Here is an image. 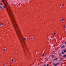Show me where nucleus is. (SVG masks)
I'll use <instances>...</instances> for the list:
<instances>
[{
  "label": "nucleus",
  "instance_id": "obj_1",
  "mask_svg": "<svg viewBox=\"0 0 66 66\" xmlns=\"http://www.w3.org/2000/svg\"><path fill=\"white\" fill-rule=\"evenodd\" d=\"M12 24L18 37L20 40L22 44V47L24 48V46H23V43L24 45L25 46H26V44H25L24 40H26L27 38H23V37L22 36L21 31L20 30V29H19V28L18 27L17 24L16 22H15V23ZM21 39L23 40V42L21 40Z\"/></svg>",
  "mask_w": 66,
  "mask_h": 66
},
{
  "label": "nucleus",
  "instance_id": "obj_2",
  "mask_svg": "<svg viewBox=\"0 0 66 66\" xmlns=\"http://www.w3.org/2000/svg\"><path fill=\"white\" fill-rule=\"evenodd\" d=\"M6 4H7V6L6 5L4 6L3 7V9L5 8H6L8 14L10 18L12 23L13 24L14 23L16 22V19L15 18L13 13L11 9L10 8V5L7 2H6Z\"/></svg>",
  "mask_w": 66,
  "mask_h": 66
},
{
  "label": "nucleus",
  "instance_id": "obj_3",
  "mask_svg": "<svg viewBox=\"0 0 66 66\" xmlns=\"http://www.w3.org/2000/svg\"><path fill=\"white\" fill-rule=\"evenodd\" d=\"M53 65L54 66H57L56 65V63L55 64V63H54L53 64Z\"/></svg>",
  "mask_w": 66,
  "mask_h": 66
},
{
  "label": "nucleus",
  "instance_id": "obj_4",
  "mask_svg": "<svg viewBox=\"0 0 66 66\" xmlns=\"http://www.w3.org/2000/svg\"><path fill=\"white\" fill-rule=\"evenodd\" d=\"M11 61H12V63H13V62H14V59H11Z\"/></svg>",
  "mask_w": 66,
  "mask_h": 66
},
{
  "label": "nucleus",
  "instance_id": "obj_5",
  "mask_svg": "<svg viewBox=\"0 0 66 66\" xmlns=\"http://www.w3.org/2000/svg\"><path fill=\"white\" fill-rule=\"evenodd\" d=\"M65 47V45H63V46L61 47V48L62 49V48H64Z\"/></svg>",
  "mask_w": 66,
  "mask_h": 66
},
{
  "label": "nucleus",
  "instance_id": "obj_6",
  "mask_svg": "<svg viewBox=\"0 0 66 66\" xmlns=\"http://www.w3.org/2000/svg\"><path fill=\"white\" fill-rule=\"evenodd\" d=\"M3 23H1L0 24V26H1L3 25Z\"/></svg>",
  "mask_w": 66,
  "mask_h": 66
},
{
  "label": "nucleus",
  "instance_id": "obj_7",
  "mask_svg": "<svg viewBox=\"0 0 66 66\" xmlns=\"http://www.w3.org/2000/svg\"><path fill=\"white\" fill-rule=\"evenodd\" d=\"M59 64H60L59 63H56V65L57 66V65H58Z\"/></svg>",
  "mask_w": 66,
  "mask_h": 66
},
{
  "label": "nucleus",
  "instance_id": "obj_8",
  "mask_svg": "<svg viewBox=\"0 0 66 66\" xmlns=\"http://www.w3.org/2000/svg\"><path fill=\"white\" fill-rule=\"evenodd\" d=\"M66 50H63V52H64V53L66 52Z\"/></svg>",
  "mask_w": 66,
  "mask_h": 66
},
{
  "label": "nucleus",
  "instance_id": "obj_9",
  "mask_svg": "<svg viewBox=\"0 0 66 66\" xmlns=\"http://www.w3.org/2000/svg\"><path fill=\"white\" fill-rule=\"evenodd\" d=\"M61 20L62 21H64V18H63Z\"/></svg>",
  "mask_w": 66,
  "mask_h": 66
},
{
  "label": "nucleus",
  "instance_id": "obj_10",
  "mask_svg": "<svg viewBox=\"0 0 66 66\" xmlns=\"http://www.w3.org/2000/svg\"><path fill=\"white\" fill-rule=\"evenodd\" d=\"M0 8L1 9H3V8H2V6H0Z\"/></svg>",
  "mask_w": 66,
  "mask_h": 66
},
{
  "label": "nucleus",
  "instance_id": "obj_11",
  "mask_svg": "<svg viewBox=\"0 0 66 66\" xmlns=\"http://www.w3.org/2000/svg\"><path fill=\"white\" fill-rule=\"evenodd\" d=\"M53 34H54V35H55V34H56V33H55V32H54L53 33Z\"/></svg>",
  "mask_w": 66,
  "mask_h": 66
},
{
  "label": "nucleus",
  "instance_id": "obj_12",
  "mask_svg": "<svg viewBox=\"0 0 66 66\" xmlns=\"http://www.w3.org/2000/svg\"><path fill=\"white\" fill-rule=\"evenodd\" d=\"M0 6H1V5H2V3L1 2H0Z\"/></svg>",
  "mask_w": 66,
  "mask_h": 66
},
{
  "label": "nucleus",
  "instance_id": "obj_13",
  "mask_svg": "<svg viewBox=\"0 0 66 66\" xmlns=\"http://www.w3.org/2000/svg\"><path fill=\"white\" fill-rule=\"evenodd\" d=\"M66 55H63V57H66Z\"/></svg>",
  "mask_w": 66,
  "mask_h": 66
},
{
  "label": "nucleus",
  "instance_id": "obj_14",
  "mask_svg": "<svg viewBox=\"0 0 66 66\" xmlns=\"http://www.w3.org/2000/svg\"><path fill=\"white\" fill-rule=\"evenodd\" d=\"M22 2H25L26 1L25 0H22Z\"/></svg>",
  "mask_w": 66,
  "mask_h": 66
},
{
  "label": "nucleus",
  "instance_id": "obj_15",
  "mask_svg": "<svg viewBox=\"0 0 66 66\" xmlns=\"http://www.w3.org/2000/svg\"><path fill=\"white\" fill-rule=\"evenodd\" d=\"M3 51H5V49H4V50H3Z\"/></svg>",
  "mask_w": 66,
  "mask_h": 66
},
{
  "label": "nucleus",
  "instance_id": "obj_16",
  "mask_svg": "<svg viewBox=\"0 0 66 66\" xmlns=\"http://www.w3.org/2000/svg\"><path fill=\"white\" fill-rule=\"evenodd\" d=\"M44 53H43V54L42 55V56H44Z\"/></svg>",
  "mask_w": 66,
  "mask_h": 66
},
{
  "label": "nucleus",
  "instance_id": "obj_17",
  "mask_svg": "<svg viewBox=\"0 0 66 66\" xmlns=\"http://www.w3.org/2000/svg\"><path fill=\"white\" fill-rule=\"evenodd\" d=\"M62 54H64V52H62Z\"/></svg>",
  "mask_w": 66,
  "mask_h": 66
},
{
  "label": "nucleus",
  "instance_id": "obj_18",
  "mask_svg": "<svg viewBox=\"0 0 66 66\" xmlns=\"http://www.w3.org/2000/svg\"><path fill=\"white\" fill-rule=\"evenodd\" d=\"M15 13H17V11H15Z\"/></svg>",
  "mask_w": 66,
  "mask_h": 66
},
{
  "label": "nucleus",
  "instance_id": "obj_19",
  "mask_svg": "<svg viewBox=\"0 0 66 66\" xmlns=\"http://www.w3.org/2000/svg\"><path fill=\"white\" fill-rule=\"evenodd\" d=\"M5 64H6V63H5L4 64V65H5Z\"/></svg>",
  "mask_w": 66,
  "mask_h": 66
},
{
  "label": "nucleus",
  "instance_id": "obj_20",
  "mask_svg": "<svg viewBox=\"0 0 66 66\" xmlns=\"http://www.w3.org/2000/svg\"><path fill=\"white\" fill-rule=\"evenodd\" d=\"M48 65H49V64H47V65H46V66H48Z\"/></svg>",
  "mask_w": 66,
  "mask_h": 66
},
{
  "label": "nucleus",
  "instance_id": "obj_21",
  "mask_svg": "<svg viewBox=\"0 0 66 66\" xmlns=\"http://www.w3.org/2000/svg\"><path fill=\"white\" fill-rule=\"evenodd\" d=\"M63 27H65V25H64Z\"/></svg>",
  "mask_w": 66,
  "mask_h": 66
},
{
  "label": "nucleus",
  "instance_id": "obj_22",
  "mask_svg": "<svg viewBox=\"0 0 66 66\" xmlns=\"http://www.w3.org/2000/svg\"><path fill=\"white\" fill-rule=\"evenodd\" d=\"M64 6V5H62V6Z\"/></svg>",
  "mask_w": 66,
  "mask_h": 66
},
{
  "label": "nucleus",
  "instance_id": "obj_23",
  "mask_svg": "<svg viewBox=\"0 0 66 66\" xmlns=\"http://www.w3.org/2000/svg\"><path fill=\"white\" fill-rule=\"evenodd\" d=\"M57 58H56V59H55V60H57Z\"/></svg>",
  "mask_w": 66,
  "mask_h": 66
},
{
  "label": "nucleus",
  "instance_id": "obj_24",
  "mask_svg": "<svg viewBox=\"0 0 66 66\" xmlns=\"http://www.w3.org/2000/svg\"><path fill=\"white\" fill-rule=\"evenodd\" d=\"M46 64L44 65L43 66H46Z\"/></svg>",
  "mask_w": 66,
  "mask_h": 66
},
{
  "label": "nucleus",
  "instance_id": "obj_25",
  "mask_svg": "<svg viewBox=\"0 0 66 66\" xmlns=\"http://www.w3.org/2000/svg\"><path fill=\"white\" fill-rule=\"evenodd\" d=\"M32 39V38H31V39Z\"/></svg>",
  "mask_w": 66,
  "mask_h": 66
},
{
  "label": "nucleus",
  "instance_id": "obj_26",
  "mask_svg": "<svg viewBox=\"0 0 66 66\" xmlns=\"http://www.w3.org/2000/svg\"><path fill=\"white\" fill-rule=\"evenodd\" d=\"M8 24H9V23H8Z\"/></svg>",
  "mask_w": 66,
  "mask_h": 66
},
{
  "label": "nucleus",
  "instance_id": "obj_27",
  "mask_svg": "<svg viewBox=\"0 0 66 66\" xmlns=\"http://www.w3.org/2000/svg\"><path fill=\"white\" fill-rule=\"evenodd\" d=\"M10 66H12V65H10Z\"/></svg>",
  "mask_w": 66,
  "mask_h": 66
}]
</instances>
